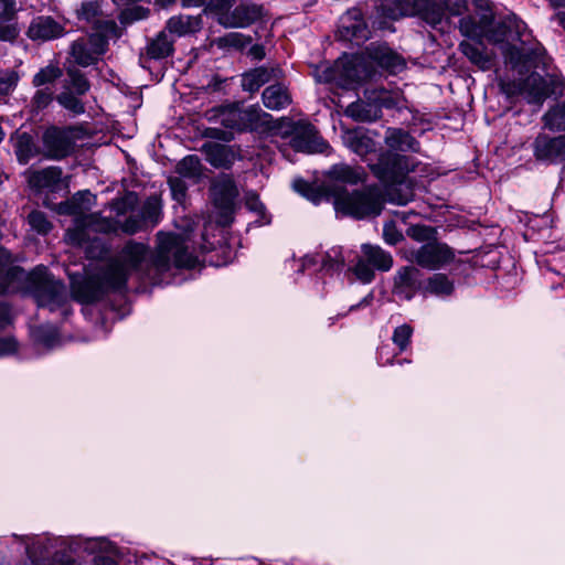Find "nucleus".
<instances>
[{
    "label": "nucleus",
    "mask_w": 565,
    "mask_h": 565,
    "mask_svg": "<svg viewBox=\"0 0 565 565\" xmlns=\"http://www.w3.org/2000/svg\"><path fill=\"white\" fill-rule=\"evenodd\" d=\"M196 263V256L189 250L181 235L159 232L154 254L150 253L147 245L130 241L99 276L73 284L72 295L82 303H90L99 300L106 291L124 290L132 273L160 284V276L172 266L193 268Z\"/></svg>",
    "instance_id": "1"
},
{
    "label": "nucleus",
    "mask_w": 565,
    "mask_h": 565,
    "mask_svg": "<svg viewBox=\"0 0 565 565\" xmlns=\"http://www.w3.org/2000/svg\"><path fill=\"white\" fill-rule=\"evenodd\" d=\"M327 175L328 180L320 189L313 188L302 179H295L292 188L315 204H318L322 198L330 196L333 199L337 212L355 218L376 216L381 213L383 200L377 189L366 188L351 193L345 190L347 184H358L363 181L362 168H353L344 163L334 164Z\"/></svg>",
    "instance_id": "2"
},
{
    "label": "nucleus",
    "mask_w": 565,
    "mask_h": 565,
    "mask_svg": "<svg viewBox=\"0 0 565 565\" xmlns=\"http://www.w3.org/2000/svg\"><path fill=\"white\" fill-rule=\"evenodd\" d=\"M23 291L30 294L40 308L61 311L64 318L72 313L66 286L47 270L38 266L32 271L12 266L11 254L0 246V292Z\"/></svg>",
    "instance_id": "3"
},
{
    "label": "nucleus",
    "mask_w": 565,
    "mask_h": 565,
    "mask_svg": "<svg viewBox=\"0 0 565 565\" xmlns=\"http://www.w3.org/2000/svg\"><path fill=\"white\" fill-rule=\"evenodd\" d=\"M404 67V58L385 43H371L361 54L343 55L333 65L322 63L315 70V77L320 83L352 89L375 76L377 68L396 74Z\"/></svg>",
    "instance_id": "4"
},
{
    "label": "nucleus",
    "mask_w": 565,
    "mask_h": 565,
    "mask_svg": "<svg viewBox=\"0 0 565 565\" xmlns=\"http://www.w3.org/2000/svg\"><path fill=\"white\" fill-rule=\"evenodd\" d=\"M12 537L24 548L31 565H75L65 552H106L105 537H52L42 535H17Z\"/></svg>",
    "instance_id": "5"
},
{
    "label": "nucleus",
    "mask_w": 565,
    "mask_h": 565,
    "mask_svg": "<svg viewBox=\"0 0 565 565\" xmlns=\"http://www.w3.org/2000/svg\"><path fill=\"white\" fill-rule=\"evenodd\" d=\"M526 24L515 14H508L494 26L484 29V38L500 45L504 58L513 66L545 65V50L539 43L527 44Z\"/></svg>",
    "instance_id": "6"
},
{
    "label": "nucleus",
    "mask_w": 565,
    "mask_h": 565,
    "mask_svg": "<svg viewBox=\"0 0 565 565\" xmlns=\"http://www.w3.org/2000/svg\"><path fill=\"white\" fill-rule=\"evenodd\" d=\"M95 202L89 191H79L70 200L58 204V213L75 216V226L68 228L65 235L70 244L82 246L90 239V232H116L117 223L114 220L102 217L98 214H87Z\"/></svg>",
    "instance_id": "7"
},
{
    "label": "nucleus",
    "mask_w": 565,
    "mask_h": 565,
    "mask_svg": "<svg viewBox=\"0 0 565 565\" xmlns=\"http://www.w3.org/2000/svg\"><path fill=\"white\" fill-rule=\"evenodd\" d=\"M416 13L434 28L445 18L440 0H382L370 19L375 29L393 31L392 21Z\"/></svg>",
    "instance_id": "8"
},
{
    "label": "nucleus",
    "mask_w": 565,
    "mask_h": 565,
    "mask_svg": "<svg viewBox=\"0 0 565 565\" xmlns=\"http://www.w3.org/2000/svg\"><path fill=\"white\" fill-rule=\"evenodd\" d=\"M373 173L383 182L390 183L387 200L397 205H405L414 198L413 189L404 180L411 170L408 158L398 153H382L376 163L369 164Z\"/></svg>",
    "instance_id": "9"
},
{
    "label": "nucleus",
    "mask_w": 565,
    "mask_h": 565,
    "mask_svg": "<svg viewBox=\"0 0 565 565\" xmlns=\"http://www.w3.org/2000/svg\"><path fill=\"white\" fill-rule=\"evenodd\" d=\"M211 118L225 128L238 132H268L274 129L273 116L262 110L258 106L244 107L241 104L220 106L212 110Z\"/></svg>",
    "instance_id": "10"
},
{
    "label": "nucleus",
    "mask_w": 565,
    "mask_h": 565,
    "mask_svg": "<svg viewBox=\"0 0 565 565\" xmlns=\"http://www.w3.org/2000/svg\"><path fill=\"white\" fill-rule=\"evenodd\" d=\"M290 146L299 152L323 153L329 145L319 136L317 129L309 122L298 121L290 126Z\"/></svg>",
    "instance_id": "11"
},
{
    "label": "nucleus",
    "mask_w": 565,
    "mask_h": 565,
    "mask_svg": "<svg viewBox=\"0 0 565 565\" xmlns=\"http://www.w3.org/2000/svg\"><path fill=\"white\" fill-rule=\"evenodd\" d=\"M454 257L452 250L446 244L436 241L426 243L412 252L413 262L431 270L446 266L452 262Z\"/></svg>",
    "instance_id": "12"
},
{
    "label": "nucleus",
    "mask_w": 565,
    "mask_h": 565,
    "mask_svg": "<svg viewBox=\"0 0 565 565\" xmlns=\"http://www.w3.org/2000/svg\"><path fill=\"white\" fill-rule=\"evenodd\" d=\"M376 96H369L370 102L356 100L351 103L347 109L345 115L353 118L356 121H375L381 117V108L391 106V97L386 90L381 89L373 92Z\"/></svg>",
    "instance_id": "13"
},
{
    "label": "nucleus",
    "mask_w": 565,
    "mask_h": 565,
    "mask_svg": "<svg viewBox=\"0 0 565 565\" xmlns=\"http://www.w3.org/2000/svg\"><path fill=\"white\" fill-rule=\"evenodd\" d=\"M533 154L539 161L559 163L565 169V137L540 134L533 141Z\"/></svg>",
    "instance_id": "14"
},
{
    "label": "nucleus",
    "mask_w": 565,
    "mask_h": 565,
    "mask_svg": "<svg viewBox=\"0 0 565 565\" xmlns=\"http://www.w3.org/2000/svg\"><path fill=\"white\" fill-rule=\"evenodd\" d=\"M338 35L341 40L355 44L363 43L370 38V29L359 9H350L341 17Z\"/></svg>",
    "instance_id": "15"
},
{
    "label": "nucleus",
    "mask_w": 565,
    "mask_h": 565,
    "mask_svg": "<svg viewBox=\"0 0 565 565\" xmlns=\"http://www.w3.org/2000/svg\"><path fill=\"white\" fill-rule=\"evenodd\" d=\"M422 290V273L414 266L398 268L393 277L392 292L402 300H412Z\"/></svg>",
    "instance_id": "16"
},
{
    "label": "nucleus",
    "mask_w": 565,
    "mask_h": 565,
    "mask_svg": "<svg viewBox=\"0 0 565 565\" xmlns=\"http://www.w3.org/2000/svg\"><path fill=\"white\" fill-rule=\"evenodd\" d=\"M321 264V269L328 273H339L343 269L345 258L340 246H333L324 253H315L305 255L299 259V271Z\"/></svg>",
    "instance_id": "17"
},
{
    "label": "nucleus",
    "mask_w": 565,
    "mask_h": 565,
    "mask_svg": "<svg viewBox=\"0 0 565 565\" xmlns=\"http://www.w3.org/2000/svg\"><path fill=\"white\" fill-rule=\"evenodd\" d=\"M43 146L46 157L62 159L72 151L73 141L67 131L52 127L43 135Z\"/></svg>",
    "instance_id": "18"
},
{
    "label": "nucleus",
    "mask_w": 565,
    "mask_h": 565,
    "mask_svg": "<svg viewBox=\"0 0 565 565\" xmlns=\"http://www.w3.org/2000/svg\"><path fill=\"white\" fill-rule=\"evenodd\" d=\"M262 15V7L242 3L232 11L222 14L218 23L225 28H246L257 21Z\"/></svg>",
    "instance_id": "19"
},
{
    "label": "nucleus",
    "mask_w": 565,
    "mask_h": 565,
    "mask_svg": "<svg viewBox=\"0 0 565 565\" xmlns=\"http://www.w3.org/2000/svg\"><path fill=\"white\" fill-rule=\"evenodd\" d=\"M63 32V26L53 18L39 15L31 21L26 35L33 41H50L61 36Z\"/></svg>",
    "instance_id": "20"
},
{
    "label": "nucleus",
    "mask_w": 565,
    "mask_h": 565,
    "mask_svg": "<svg viewBox=\"0 0 565 565\" xmlns=\"http://www.w3.org/2000/svg\"><path fill=\"white\" fill-rule=\"evenodd\" d=\"M212 195L216 206L230 211L238 195L234 180L228 175L218 178L212 185Z\"/></svg>",
    "instance_id": "21"
},
{
    "label": "nucleus",
    "mask_w": 565,
    "mask_h": 565,
    "mask_svg": "<svg viewBox=\"0 0 565 565\" xmlns=\"http://www.w3.org/2000/svg\"><path fill=\"white\" fill-rule=\"evenodd\" d=\"M19 33L15 0H0V41H14Z\"/></svg>",
    "instance_id": "22"
},
{
    "label": "nucleus",
    "mask_w": 565,
    "mask_h": 565,
    "mask_svg": "<svg viewBox=\"0 0 565 565\" xmlns=\"http://www.w3.org/2000/svg\"><path fill=\"white\" fill-rule=\"evenodd\" d=\"M61 180L62 170L57 167L31 171L28 174L29 185L35 191H55L60 186Z\"/></svg>",
    "instance_id": "23"
},
{
    "label": "nucleus",
    "mask_w": 565,
    "mask_h": 565,
    "mask_svg": "<svg viewBox=\"0 0 565 565\" xmlns=\"http://www.w3.org/2000/svg\"><path fill=\"white\" fill-rule=\"evenodd\" d=\"M384 140L391 150L390 153H394L393 151L415 152L418 150V142L416 139L403 129L388 128L385 132ZM386 153H388V151Z\"/></svg>",
    "instance_id": "24"
},
{
    "label": "nucleus",
    "mask_w": 565,
    "mask_h": 565,
    "mask_svg": "<svg viewBox=\"0 0 565 565\" xmlns=\"http://www.w3.org/2000/svg\"><path fill=\"white\" fill-rule=\"evenodd\" d=\"M202 28V19L200 15H174L167 21V30L170 33L183 36L190 33H195Z\"/></svg>",
    "instance_id": "25"
},
{
    "label": "nucleus",
    "mask_w": 565,
    "mask_h": 565,
    "mask_svg": "<svg viewBox=\"0 0 565 565\" xmlns=\"http://www.w3.org/2000/svg\"><path fill=\"white\" fill-rule=\"evenodd\" d=\"M263 104L270 110H280L291 103L288 89L282 84L266 87L262 95Z\"/></svg>",
    "instance_id": "26"
},
{
    "label": "nucleus",
    "mask_w": 565,
    "mask_h": 565,
    "mask_svg": "<svg viewBox=\"0 0 565 565\" xmlns=\"http://www.w3.org/2000/svg\"><path fill=\"white\" fill-rule=\"evenodd\" d=\"M343 142L351 151L362 158L375 149L373 139L362 130L345 131L343 135Z\"/></svg>",
    "instance_id": "27"
},
{
    "label": "nucleus",
    "mask_w": 565,
    "mask_h": 565,
    "mask_svg": "<svg viewBox=\"0 0 565 565\" xmlns=\"http://www.w3.org/2000/svg\"><path fill=\"white\" fill-rule=\"evenodd\" d=\"M281 71L279 68L259 67L246 73L242 78V87L246 92L254 93L273 78H277Z\"/></svg>",
    "instance_id": "28"
},
{
    "label": "nucleus",
    "mask_w": 565,
    "mask_h": 565,
    "mask_svg": "<svg viewBox=\"0 0 565 565\" xmlns=\"http://www.w3.org/2000/svg\"><path fill=\"white\" fill-rule=\"evenodd\" d=\"M362 254L374 269L388 271L393 267L392 255L380 246L364 244L362 245Z\"/></svg>",
    "instance_id": "29"
},
{
    "label": "nucleus",
    "mask_w": 565,
    "mask_h": 565,
    "mask_svg": "<svg viewBox=\"0 0 565 565\" xmlns=\"http://www.w3.org/2000/svg\"><path fill=\"white\" fill-rule=\"evenodd\" d=\"M454 290V281L444 274H434L427 278L423 287L424 294H429L438 298H447L452 295Z\"/></svg>",
    "instance_id": "30"
},
{
    "label": "nucleus",
    "mask_w": 565,
    "mask_h": 565,
    "mask_svg": "<svg viewBox=\"0 0 565 565\" xmlns=\"http://www.w3.org/2000/svg\"><path fill=\"white\" fill-rule=\"evenodd\" d=\"M459 50L472 64L477 65L479 68H490L491 58L484 52L481 42L470 43L468 41H463L459 44Z\"/></svg>",
    "instance_id": "31"
},
{
    "label": "nucleus",
    "mask_w": 565,
    "mask_h": 565,
    "mask_svg": "<svg viewBox=\"0 0 565 565\" xmlns=\"http://www.w3.org/2000/svg\"><path fill=\"white\" fill-rule=\"evenodd\" d=\"M173 51V42L164 31L160 32L147 46V56L160 60L169 56Z\"/></svg>",
    "instance_id": "32"
},
{
    "label": "nucleus",
    "mask_w": 565,
    "mask_h": 565,
    "mask_svg": "<svg viewBox=\"0 0 565 565\" xmlns=\"http://www.w3.org/2000/svg\"><path fill=\"white\" fill-rule=\"evenodd\" d=\"M13 147L17 158L22 164L28 163L38 153L32 137L26 132L17 135Z\"/></svg>",
    "instance_id": "33"
},
{
    "label": "nucleus",
    "mask_w": 565,
    "mask_h": 565,
    "mask_svg": "<svg viewBox=\"0 0 565 565\" xmlns=\"http://www.w3.org/2000/svg\"><path fill=\"white\" fill-rule=\"evenodd\" d=\"M177 173L191 181L192 183H196L202 175V164L200 159L196 156H186L177 164Z\"/></svg>",
    "instance_id": "34"
},
{
    "label": "nucleus",
    "mask_w": 565,
    "mask_h": 565,
    "mask_svg": "<svg viewBox=\"0 0 565 565\" xmlns=\"http://www.w3.org/2000/svg\"><path fill=\"white\" fill-rule=\"evenodd\" d=\"M523 95L529 103L541 104L546 97L542 77L534 74L529 76L525 81V92Z\"/></svg>",
    "instance_id": "35"
},
{
    "label": "nucleus",
    "mask_w": 565,
    "mask_h": 565,
    "mask_svg": "<svg viewBox=\"0 0 565 565\" xmlns=\"http://www.w3.org/2000/svg\"><path fill=\"white\" fill-rule=\"evenodd\" d=\"M546 128L555 131L565 130V99L551 108L543 117Z\"/></svg>",
    "instance_id": "36"
},
{
    "label": "nucleus",
    "mask_w": 565,
    "mask_h": 565,
    "mask_svg": "<svg viewBox=\"0 0 565 565\" xmlns=\"http://www.w3.org/2000/svg\"><path fill=\"white\" fill-rule=\"evenodd\" d=\"M71 54L74 58V61L81 65V66H89L94 64L97 60V56L95 53L92 52L90 47L85 41H82L81 39L76 40L72 44V51Z\"/></svg>",
    "instance_id": "37"
},
{
    "label": "nucleus",
    "mask_w": 565,
    "mask_h": 565,
    "mask_svg": "<svg viewBox=\"0 0 565 565\" xmlns=\"http://www.w3.org/2000/svg\"><path fill=\"white\" fill-rule=\"evenodd\" d=\"M160 204L154 198L148 199L139 213L145 224L148 226H154L158 224L160 218Z\"/></svg>",
    "instance_id": "38"
},
{
    "label": "nucleus",
    "mask_w": 565,
    "mask_h": 565,
    "mask_svg": "<svg viewBox=\"0 0 565 565\" xmlns=\"http://www.w3.org/2000/svg\"><path fill=\"white\" fill-rule=\"evenodd\" d=\"M216 44L221 49L233 47L236 50L244 49L252 42L249 36H246L238 32H231L224 36L216 39Z\"/></svg>",
    "instance_id": "39"
},
{
    "label": "nucleus",
    "mask_w": 565,
    "mask_h": 565,
    "mask_svg": "<svg viewBox=\"0 0 565 565\" xmlns=\"http://www.w3.org/2000/svg\"><path fill=\"white\" fill-rule=\"evenodd\" d=\"M375 269L372 267V265L364 259V255L361 254V256L358 258L355 265L352 267V271L356 279L361 281L362 284H370L375 278Z\"/></svg>",
    "instance_id": "40"
},
{
    "label": "nucleus",
    "mask_w": 565,
    "mask_h": 565,
    "mask_svg": "<svg viewBox=\"0 0 565 565\" xmlns=\"http://www.w3.org/2000/svg\"><path fill=\"white\" fill-rule=\"evenodd\" d=\"M149 12L150 11L148 8L137 6V4H131L127 8H125L120 12L119 20H120L121 24L127 25V24L134 23L136 21L147 19L149 15Z\"/></svg>",
    "instance_id": "41"
},
{
    "label": "nucleus",
    "mask_w": 565,
    "mask_h": 565,
    "mask_svg": "<svg viewBox=\"0 0 565 565\" xmlns=\"http://www.w3.org/2000/svg\"><path fill=\"white\" fill-rule=\"evenodd\" d=\"M62 76V70L53 64H50L41 68L33 77L34 86H43L53 83L55 79Z\"/></svg>",
    "instance_id": "42"
},
{
    "label": "nucleus",
    "mask_w": 565,
    "mask_h": 565,
    "mask_svg": "<svg viewBox=\"0 0 565 565\" xmlns=\"http://www.w3.org/2000/svg\"><path fill=\"white\" fill-rule=\"evenodd\" d=\"M486 26H481L473 17H463L459 20L460 33L470 39L479 38L484 35Z\"/></svg>",
    "instance_id": "43"
},
{
    "label": "nucleus",
    "mask_w": 565,
    "mask_h": 565,
    "mask_svg": "<svg viewBox=\"0 0 565 565\" xmlns=\"http://www.w3.org/2000/svg\"><path fill=\"white\" fill-rule=\"evenodd\" d=\"M28 223L40 235H46L52 230V223L41 211H32L28 216Z\"/></svg>",
    "instance_id": "44"
},
{
    "label": "nucleus",
    "mask_w": 565,
    "mask_h": 565,
    "mask_svg": "<svg viewBox=\"0 0 565 565\" xmlns=\"http://www.w3.org/2000/svg\"><path fill=\"white\" fill-rule=\"evenodd\" d=\"M413 332V328L407 323L401 324L394 329L392 341L398 348L399 352H403L407 349Z\"/></svg>",
    "instance_id": "45"
},
{
    "label": "nucleus",
    "mask_w": 565,
    "mask_h": 565,
    "mask_svg": "<svg viewBox=\"0 0 565 565\" xmlns=\"http://www.w3.org/2000/svg\"><path fill=\"white\" fill-rule=\"evenodd\" d=\"M68 76V89H73L77 95H83L89 89V83L85 76L75 68L67 71Z\"/></svg>",
    "instance_id": "46"
},
{
    "label": "nucleus",
    "mask_w": 565,
    "mask_h": 565,
    "mask_svg": "<svg viewBox=\"0 0 565 565\" xmlns=\"http://www.w3.org/2000/svg\"><path fill=\"white\" fill-rule=\"evenodd\" d=\"M245 205L248 210L255 212L259 216V221L262 222V224H268L270 222V218L266 213V209L256 193H246Z\"/></svg>",
    "instance_id": "47"
},
{
    "label": "nucleus",
    "mask_w": 565,
    "mask_h": 565,
    "mask_svg": "<svg viewBox=\"0 0 565 565\" xmlns=\"http://www.w3.org/2000/svg\"><path fill=\"white\" fill-rule=\"evenodd\" d=\"M57 102L61 106L75 115H79L85 111L84 104L81 102V99L68 90L61 93L57 96Z\"/></svg>",
    "instance_id": "48"
},
{
    "label": "nucleus",
    "mask_w": 565,
    "mask_h": 565,
    "mask_svg": "<svg viewBox=\"0 0 565 565\" xmlns=\"http://www.w3.org/2000/svg\"><path fill=\"white\" fill-rule=\"evenodd\" d=\"M34 339L47 348H52L57 340V331L51 326H42L33 331Z\"/></svg>",
    "instance_id": "49"
},
{
    "label": "nucleus",
    "mask_w": 565,
    "mask_h": 565,
    "mask_svg": "<svg viewBox=\"0 0 565 565\" xmlns=\"http://www.w3.org/2000/svg\"><path fill=\"white\" fill-rule=\"evenodd\" d=\"M19 82V74L13 70L0 71V96L10 94Z\"/></svg>",
    "instance_id": "50"
},
{
    "label": "nucleus",
    "mask_w": 565,
    "mask_h": 565,
    "mask_svg": "<svg viewBox=\"0 0 565 565\" xmlns=\"http://www.w3.org/2000/svg\"><path fill=\"white\" fill-rule=\"evenodd\" d=\"M114 222L117 223L116 231L120 227L122 232L130 235L138 233L147 227L140 214L129 215L124 223H119L117 221Z\"/></svg>",
    "instance_id": "51"
},
{
    "label": "nucleus",
    "mask_w": 565,
    "mask_h": 565,
    "mask_svg": "<svg viewBox=\"0 0 565 565\" xmlns=\"http://www.w3.org/2000/svg\"><path fill=\"white\" fill-rule=\"evenodd\" d=\"M407 235L417 242L430 243L435 238V230L426 225H413L407 228Z\"/></svg>",
    "instance_id": "52"
},
{
    "label": "nucleus",
    "mask_w": 565,
    "mask_h": 565,
    "mask_svg": "<svg viewBox=\"0 0 565 565\" xmlns=\"http://www.w3.org/2000/svg\"><path fill=\"white\" fill-rule=\"evenodd\" d=\"M94 24L96 28V34L105 36L106 40L109 38H118L120 35L119 29L114 20L98 19Z\"/></svg>",
    "instance_id": "53"
},
{
    "label": "nucleus",
    "mask_w": 565,
    "mask_h": 565,
    "mask_svg": "<svg viewBox=\"0 0 565 565\" xmlns=\"http://www.w3.org/2000/svg\"><path fill=\"white\" fill-rule=\"evenodd\" d=\"M99 11V3L97 1H86L77 10V15L82 20L95 23L98 20Z\"/></svg>",
    "instance_id": "54"
},
{
    "label": "nucleus",
    "mask_w": 565,
    "mask_h": 565,
    "mask_svg": "<svg viewBox=\"0 0 565 565\" xmlns=\"http://www.w3.org/2000/svg\"><path fill=\"white\" fill-rule=\"evenodd\" d=\"M499 86L501 92L509 98L523 95L525 92V81L518 82L501 78L499 82Z\"/></svg>",
    "instance_id": "55"
},
{
    "label": "nucleus",
    "mask_w": 565,
    "mask_h": 565,
    "mask_svg": "<svg viewBox=\"0 0 565 565\" xmlns=\"http://www.w3.org/2000/svg\"><path fill=\"white\" fill-rule=\"evenodd\" d=\"M53 99V90L50 87L40 88L32 98V107L35 110L46 108Z\"/></svg>",
    "instance_id": "56"
},
{
    "label": "nucleus",
    "mask_w": 565,
    "mask_h": 565,
    "mask_svg": "<svg viewBox=\"0 0 565 565\" xmlns=\"http://www.w3.org/2000/svg\"><path fill=\"white\" fill-rule=\"evenodd\" d=\"M184 178L177 175L170 177L168 183L170 185L172 196L178 202H182L185 199L188 185Z\"/></svg>",
    "instance_id": "57"
},
{
    "label": "nucleus",
    "mask_w": 565,
    "mask_h": 565,
    "mask_svg": "<svg viewBox=\"0 0 565 565\" xmlns=\"http://www.w3.org/2000/svg\"><path fill=\"white\" fill-rule=\"evenodd\" d=\"M233 0H205V11L214 13L218 19L232 8Z\"/></svg>",
    "instance_id": "58"
},
{
    "label": "nucleus",
    "mask_w": 565,
    "mask_h": 565,
    "mask_svg": "<svg viewBox=\"0 0 565 565\" xmlns=\"http://www.w3.org/2000/svg\"><path fill=\"white\" fill-rule=\"evenodd\" d=\"M81 40L85 41L88 44L92 52L95 53L97 57L106 52L108 40H106L105 36L100 34L94 33L89 35L87 39Z\"/></svg>",
    "instance_id": "59"
},
{
    "label": "nucleus",
    "mask_w": 565,
    "mask_h": 565,
    "mask_svg": "<svg viewBox=\"0 0 565 565\" xmlns=\"http://www.w3.org/2000/svg\"><path fill=\"white\" fill-rule=\"evenodd\" d=\"M136 204V196L132 194L126 195L121 199H118L113 202L111 210L116 213V215H122L130 211Z\"/></svg>",
    "instance_id": "60"
},
{
    "label": "nucleus",
    "mask_w": 565,
    "mask_h": 565,
    "mask_svg": "<svg viewBox=\"0 0 565 565\" xmlns=\"http://www.w3.org/2000/svg\"><path fill=\"white\" fill-rule=\"evenodd\" d=\"M445 13L450 15H461L467 10V0H440Z\"/></svg>",
    "instance_id": "61"
},
{
    "label": "nucleus",
    "mask_w": 565,
    "mask_h": 565,
    "mask_svg": "<svg viewBox=\"0 0 565 565\" xmlns=\"http://www.w3.org/2000/svg\"><path fill=\"white\" fill-rule=\"evenodd\" d=\"M384 241L390 245H395L402 239V234L396 230L393 222H387L383 227Z\"/></svg>",
    "instance_id": "62"
},
{
    "label": "nucleus",
    "mask_w": 565,
    "mask_h": 565,
    "mask_svg": "<svg viewBox=\"0 0 565 565\" xmlns=\"http://www.w3.org/2000/svg\"><path fill=\"white\" fill-rule=\"evenodd\" d=\"M226 157V150L222 146H215L209 153V160L214 167H224Z\"/></svg>",
    "instance_id": "63"
},
{
    "label": "nucleus",
    "mask_w": 565,
    "mask_h": 565,
    "mask_svg": "<svg viewBox=\"0 0 565 565\" xmlns=\"http://www.w3.org/2000/svg\"><path fill=\"white\" fill-rule=\"evenodd\" d=\"M18 350V343L14 338H0V358H4L15 353Z\"/></svg>",
    "instance_id": "64"
}]
</instances>
